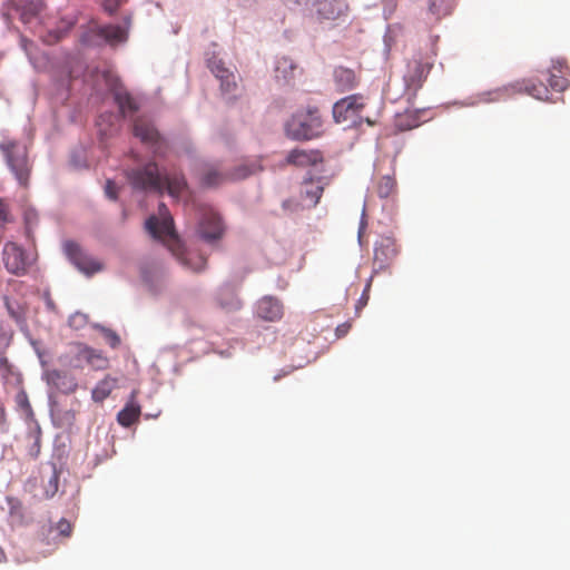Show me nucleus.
<instances>
[{"instance_id": "obj_32", "label": "nucleus", "mask_w": 570, "mask_h": 570, "mask_svg": "<svg viewBox=\"0 0 570 570\" xmlns=\"http://www.w3.org/2000/svg\"><path fill=\"white\" fill-rule=\"evenodd\" d=\"M127 0H102V7L109 14H114Z\"/></svg>"}, {"instance_id": "obj_31", "label": "nucleus", "mask_w": 570, "mask_h": 570, "mask_svg": "<svg viewBox=\"0 0 570 570\" xmlns=\"http://www.w3.org/2000/svg\"><path fill=\"white\" fill-rule=\"evenodd\" d=\"M52 468V475L49 479V482L45 489V493L47 498H52L59 488V471L57 470V466L55 463L51 464Z\"/></svg>"}, {"instance_id": "obj_22", "label": "nucleus", "mask_w": 570, "mask_h": 570, "mask_svg": "<svg viewBox=\"0 0 570 570\" xmlns=\"http://www.w3.org/2000/svg\"><path fill=\"white\" fill-rule=\"evenodd\" d=\"M568 66L561 60L553 62L550 70L549 86L556 91H563L568 88L569 81L567 79Z\"/></svg>"}, {"instance_id": "obj_34", "label": "nucleus", "mask_w": 570, "mask_h": 570, "mask_svg": "<svg viewBox=\"0 0 570 570\" xmlns=\"http://www.w3.org/2000/svg\"><path fill=\"white\" fill-rule=\"evenodd\" d=\"M105 193L108 198H110L112 200L117 199L118 189H117L116 184L112 180L108 179L106 181Z\"/></svg>"}, {"instance_id": "obj_16", "label": "nucleus", "mask_w": 570, "mask_h": 570, "mask_svg": "<svg viewBox=\"0 0 570 570\" xmlns=\"http://www.w3.org/2000/svg\"><path fill=\"white\" fill-rule=\"evenodd\" d=\"M256 313L264 321L276 322L283 317L284 307L278 298L264 296L257 303Z\"/></svg>"}, {"instance_id": "obj_39", "label": "nucleus", "mask_w": 570, "mask_h": 570, "mask_svg": "<svg viewBox=\"0 0 570 570\" xmlns=\"http://www.w3.org/2000/svg\"><path fill=\"white\" fill-rule=\"evenodd\" d=\"M8 213L4 204L0 200V224L7 222Z\"/></svg>"}, {"instance_id": "obj_2", "label": "nucleus", "mask_w": 570, "mask_h": 570, "mask_svg": "<svg viewBox=\"0 0 570 570\" xmlns=\"http://www.w3.org/2000/svg\"><path fill=\"white\" fill-rule=\"evenodd\" d=\"M146 229L155 239L161 240L170 252H175V246H179L174 219L165 204H159L158 216H150L146 220Z\"/></svg>"}, {"instance_id": "obj_40", "label": "nucleus", "mask_w": 570, "mask_h": 570, "mask_svg": "<svg viewBox=\"0 0 570 570\" xmlns=\"http://www.w3.org/2000/svg\"><path fill=\"white\" fill-rule=\"evenodd\" d=\"M397 126L402 129V130H406V129H411L413 127H416L417 126V122L416 121H413L411 124H407V125H403L402 122V117L399 118L397 120Z\"/></svg>"}, {"instance_id": "obj_30", "label": "nucleus", "mask_w": 570, "mask_h": 570, "mask_svg": "<svg viewBox=\"0 0 570 570\" xmlns=\"http://www.w3.org/2000/svg\"><path fill=\"white\" fill-rule=\"evenodd\" d=\"M376 191L381 198H387L395 194L396 181L391 176H383L376 186Z\"/></svg>"}, {"instance_id": "obj_7", "label": "nucleus", "mask_w": 570, "mask_h": 570, "mask_svg": "<svg viewBox=\"0 0 570 570\" xmlns=\"http://www.w3.org/2000/svg\"><path fill=\"white\" fill-rule=\"evenodd\" d=\"M2 262L10 274L22 276L28 273L33 258L17 243L8 242L2 249Z\"/></svg>"}, {"instance_id": "obj_43", "label": "nucleus", "mask_w": 570, "mask_h": 570, "mask_svg": "<svg viewBox=\"0 0 570 570\" xmlns=\"http://www.w3.org/2000/svg\"><path fill=\"white\" fill-rule=\"evenodd\" d=\"M368 125H373V122L370 119H366Z\"/></svg>"}, {"instance_id": "obj_33", "label": "nucleus", "mask_w": 570, "mask_h": 570, "mask_svg": "<svg viewBox=\"0 0 570 570\" xmlns=\"http://www.w3.org/2000/svg\"><path fill=\"white\" fill-rule=\"evenodd\" d=\"M57 530L60 534L69 537L72 532V525L68 520L61 519L57 524Z\"/></svg>"}, {"instance_id": "obj_36", "label": "nucleus", "mask_w": 570, "mask_h": 570, "mask_svg": "<svg viewBox=\"0 0 570 570\" xmlns=\"http://www.w3.org/2000/svg\"><path fill=\"white\" fill-rule=\"evenodd\" d=\"M105 337L111 347H117L120 344V337L114 331H106Z\"/></svg>"}, {"instance_id": "obj_19", "label": "nucleus", "mask_w": 570, "mask_h": 570, "mask_svg": "<svg viewBox=\"0 0 570 570\" xmlns=\"http://www.w3.org/2000/svg\"><path fill=\"white\" fill-rule=\"evenodd\" d=\"M287 164L307 167L323 161V155L316 149H293L286 157Z\"/></svg>"}, {"instance_id": "obj_28", "label": "nucleus", "mask_w": 570, "mask_h": 570, "mask_svg": "<svg viewBox=\"0 0 570 570\" xmlns=\"http://www.w3.org/2000/svg\"><path fill=\"white\" fill-rule=\"evenodd\" d=\"M296 66L293 60L288 57L278 58L275 66V72L277 79H283L288 82L294 78Z\"/></svg>"}, {"instance_id": "obj_4", "label": "nucleus", "mask_w": 570, "mask_h": 570, "mask_svg": "<svg viewBox=\"0 0 570 570\" xmlns=\"http://www.w3.org/2000/svg\"><path fill=\"white\" fill-rule=\"evenodd\" d=\"M126 177L134 189L142 191L164 193L163 174L155 161H149L141 167L128 169Z\"/></svg>"}, {"instance_id": "obj_17", "label": "nucleus", "mask_w": 570, "mask_h": 570, "mask_svg": "<svg viewBox=\"0 0 570 570\" xmlns=\"http://www.w3.org/2000/svg\"><path fill=\"white\" fill-rule=\"evenodd\" d=\"M47 382L63 394L75 393L78 389L77 379L65 371L51 370L47 372Z\"/></svg>"}, {"instance_id": "obj_10", "label": "nucleus", "mask_w": 570, "mask_h": 570, "mask_svg": "<svg viewBox=\"0 0 570 570\" xmlns=\"http://www.w3.org/2000/svg\"><path fill=\"white\" fill-rule=\"evenodd\" d=\"M253 171L246 167H239L233 173L222 171L217 166H207L202 175L200 183L205 187H217L224 183L244 179Z\"/></svg>"}, {"instance_id": "obj_12", "label": "nucleus", "mask_w": 570, "mask_h": 570, "mask_svg": "<svg viewBox=\"0 0 570 570\" xmlns=\"http://www.w3.org/2000/svg\"><path fill=\"white\" fill-rule=\"evenodd\" d=\"M504 90L509 94H527L538 100L549 99V88L543 82H535L532 79L518 80L504 87Z\"/></svg>"}, {"instance_id": "obj_3", "label": "nucleus", "mask_w": 570, "mask_h": 570, "mask_svg": "<svg viewBox=\"0 0 570 570\" xmlns=\"http://www.w3.org/2000/svg\"><path fill=\"white\" fill-rule=\"evenodd\" d=\"M322 118L317 108L297 114L287 122V134L297 140H309L321 135Z\"/></svg>"}, {"instance_id": "obj_23", "label": "nucleus", "mask_w": 570, "mask_h": 570, "mask_svg": "<svg viewBox=\"0 0 570 570\" xmlns=\"http://www.w3.org/2000/svg\"><path fill=\"white\" fill-rule=\"evenodd\" d=\"M180 245L175 246V252L171 253L179 258L184 266L190 268L194 272L203 271L206 267L207 259L203 255L189 250L184 253L180 250Z\"/></svg>"}, {"instance_id": "obj_27", "label": "nucleus", "mask_w": 570, "mask_h": 570, "mask_svg": "<svg viewBox=\"0 0 570 570\" xmlns=\"http://www.w3.org/2000/svg\"><path fill=\"white\" fill-rule=\"evenodd\" d=\"M117 386V379L107 375L97 383L91 392V397L95 402H102L107 399L112 390Z\"/></svg>"}, {"instance_id": "obj_20", "label": "nucleus", "mask_w": 570, "mask_h": 570, "mask_svg": "<svg viewBox=\"0 0 570 570\" xmlns=\"http://www.w3.org/2000/svg\"><path fill=\"white\" fill-rule=\"evenodd\" d=\"M208 66L215 77L219 79L222 90L232 94L237 87L234 72L226 68L222 61L210 60Z\"/></svg>"}, {"instance_id": "obj_13", "label": "nucleus", "mask_w": 570, "mask_h": 570, "mask_svg": "<svg viewBox=\"0 0 570 570\" xmlns=\"http://www.w3.org/2000/svg\"><path fill=\"white\" fill-rule=\"evenodd\" d=\"M198 233L208 243L219 239L223 236L224 226L218 214L212 210L206 212L199 223Z\"/></svg>"}, {"instance_id": "obj_21", "label": "nucleus", "mask_w": 570, "mask_h": 570, "mask_svg": "<svg viewBox=\"0 0 570 570\" xmlns=\"http://www.w3.org/2000/svg\"><path fill=\"white\" fill-rule=\"evenodd\" d=\"M137 395L138 391L134 390L130 394L129 401L126 403L125 407L118 413L117 420L120 425L128 428L136 421H138L141 409L137 402Z\"/></svg>"}, {"instance_id": "obj_25", "label": "nucleus", "mask_w": 570, "mask_h": 570, "mask_svg": "<svg viewBox=\"0 0 570 570\" xmlns=\"http://www.w3.org/2000/svg\"><path fill=\"white\" fill-rule=\"evenodd\" d=\"M324 191L320 180L307 179L302 184V196L308 202V206L314 207L318 204Z\"/></svg>"}, {"instance_id": "obj_5", "label": "nucleus", "mask_w": 570, "mask_h": 570, "mask_svg": "<svg viewBox=\"0 0 570 570\" xmlns=\"http://www.w3.org/2000/svg\"><path fill=\"white\" fill-rule=\"evenodd\" d=\"M433 62L430 57L422 53L415 55L406 65V70L403 75L404 94L412 99L416 96L417 91L423 87Z\"/></svg>"}, {"instance_id": "obj_1", "label": "nucleus", "mask_w": 570, "mask_h": 570, "mask_svg": "<svg viewBox=\"0 0 570 570\" xmlns=\"http://www.w3.org/2000/svg\"><path fill=\"white\" fill-rule=\"evenodd\" d=\"M0 150L3 153L8 166L14 174L19 184L27 187L31 171L27 148L17 140L4 139L0 142Z\"/></svg>"}, {"instance_id": "obj_6", "label": "nucleus", "mask_w": 570, "mask_h": 570, "mask_svg": "<svg viewBox=\"0 0 570 570\" xmlns=\"http://www.w3.org/2000/svg\"><path fill=\"white\" fill-rule=\"evenodd\" d=\"M132 134L144 145L150 147L155 156L165 155L167 144L151 120L144 116L136 117L132 122Z\"/></svg>"}, {"instance_id": "obj_42", "label": "nucleus", "mask_w": 570, "mask_h": 570, "mask_svg": "<svg viewBox=\"0 0 570 570\" xmlns=\"http://www.w3.org/2000/svg\"><path fill=\"white\" fill-rule=\"evenodd\" d=\"M21 396L23 397L24 402L27 403V395L22 394Z\"/></svg>"}, {"instance_id": "obj_8", "label": "nucleus", "mask_w": 570, "mask_h": 570, "mask_svg": "<svg viewBox=\"0 0 570 570\" xmlns=\"http://www.w3.org/2000/svg\"><path fill=\"white\" fill-rule=\"evenodd\" d=\"M63 249L70 262L83 274L90 276L102 269V264L85 253L77 243L68 240Z\"/></svg>"}, {"instance_id": "obj_14", "label": "nucleus", "mask_w": 570, "mask_h": 570, "mask_svg": "<svg viewBox=\"0 0 570 570\" xmlns=\"http://www.w3.org/2000/svg\"><path fill=\"white\" fill-rule=\"evenodd\" d=\"M308 7L316 8L317 14L326 20L338 19L348 9L345 0H312Z\"/></svg>"}, {"instance_id": "obj_38", "label": "nucleus", "mask_w": 570, "mask_h": 570, "mask_svg": "<svg viewBox=\"0 0 570 570\" xmlns=\"http://www.w3.org/2000/svg\"><path fill=\"white\" fill-rule=\"evenodd\" d=\"M284 4L288 7L305 6L308 7L312 0H283Z\"/></svg>"}, {"instance_id": "obj_9", "label": "nucleus", "mask_w": 570, "mask_h": 570, "mask_svg": "<svg viewBox=\"0 0 570 570\" xmlns=\"http://www.w3.org/2000/svg\"><path fill=\"white\" fill-rule=\"evenodd\" d=\"M365 107L363 95L355 94L344 97L333 106V117L336 122H345L358 117Z\"/></svg>"}, {"instance_id": "obj_35", "label": "nucleus", "mask_w": 570, "mask_h": 570, "mask_svg": "<svg viewBox=\"0 0 570 570\" xmlns=\"http://www.w3.org/2000/svg\"><path fill=\"white\" fill-rule=\"evenodd\" d=\"M8 344H6L3 347H0V372H3L4 374H8L10 372V363L6 356L4 348Z\"/></svg>"}, {"instance_id": "obj_29", "label": "nucleus", "mask_w": 570, "mask_h": 570, "mask_svg": "<svg viewBox=\"0 0 570 570\" xmlns=\"http://www.w3.org/2000/svg\"><path fill=\"white\" fill-rule=\"evenodd\" d=\"M100 36H102L107 41L110 42H121L127 39V32L124 28L116 24H109L101 27L99 30Z\"/></svg>"}, {"instance_id": "obj_26", "label": "nucleus", "mask_w": 570, "mask_h": 570, "mask_svg": "<svg viewBox=\"0 0 570 570\" xmlns=\"http://www.w3.org/2000/svg\"><path fill=\"white\" fill-rule=\"evenodd\" d=\"M94 370H105L108 366V358L98 351L90 347H81L78 353Z\"/></svg>"}, {"instance_id": "obj_41", "label": "nucleus", "mask_w": 570, "mask_h": 570, "mask_svg": "<svg viewBox=\"0 0 570 570\" xmlns=\"http://www.w3.org/2000/svg\"><path fill=\"white\" fill-rule=\"evenodd\" d=\"M367 302V297H365L364 295L362 296V298L360 299L358 302V305H357V308L364 306Z\"/></svg>"}, {"instance_id": "obj_37", "label": "nucleus", "mask_w": 570, "mask_h": 570, "mask_svg": "<svg viewBox=\"0 0 570 570\" xmlns=\"http://www.w3.org/2000/svg\"><path fill=\"white\" fill-rule=\"evenodd\" d=\"M350 328H351V324H350V323H347V322H346V323H343V324H341V325H338V326L336 327V336H337V337H343V336H345V335L348 333Z\"/></svg>"}, {"instance_id": "obj_18", "label": "nucleus", "mask_w": 570, "mask_h": 570, "mask_svg": "<svg viewBox=\"0 0 570 570\" xmlns=\"http://www.w3.org/2000/svg\"><path fill=\"white\" fill-rule=\"evenodd\" d=\"M333 82L336 91L343 94L355 89L360 78L353 69L340 66L333 71Z\"/></svg>"}, {"instance_id": "obj_11", "label": "nucleus", "mask_w": 570, "mask_h": 570, "mask_svg": "<svg viewBox=\"0 0 570 570\" xmlns=\"http://www.w3.org/2000/svg\"><path fill=\"white\" fill-rule=\"evenodd\" d=\"M109 86L122 117L139 110V104L136 98L127 91L118 79H114L112 82H109Z\"/></svg>"}, {"instance_id": "obj_24", "label": "nucleus", "mask_w": 570, "mask_h": 570, "mask_svg": "<svg viewBox=\"0 0 570 570\" xmlns=\"http://www.w3.org/2000/svg\"><path fill=\"white\" fill-rule=\"evenodd\" d=\"M164 190L173 197H179L187 189V181L183 174H163Z\"/></svg>"}, {"instance_id": "obj_15", "label": "nucleus", "mask_w": 570, "mask_h": 570, "mask_svg": "<svg viewBox=\"0 0 570 570\" xmlns=\"http://www.w3.org/2000/svg\"><path fill=\"white\" fill-rule=\"evenodd\" d=\"M397 255L394 239L383 237L374 247V266L377 269L386 268Z\"/></svg>"}]
</instances>
